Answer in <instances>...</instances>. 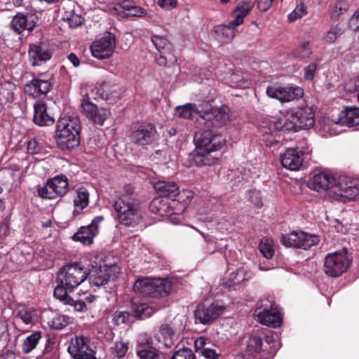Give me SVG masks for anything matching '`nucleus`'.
I'll use <instances>...</instances> for the list:
<instances>
[{"label": "nucleus", "instance_id": "obj_1", "mask_svg": "<svg viewBox=\"0 0 359 359\" xmlns=\"http://www.w3.org/2000/svg\"><path fill=\"white\" fill-rule=\"evenodd\" d=\"M215 97V89L210 88L208 95L205 97V100H203V165H212L218 163V156L212 154L221 149L225 143V139L213 130L226 125L230 121V109L227 106L217 107L209 104Z\"/></svg>", "mask_w": 359, "mask_h": 359}, {"label": "nucleus", "instance_id": "obj_21", "mask_svg": "<svg viewBox=\"0 0 359 359\" xmlns=\"http://www.w3.org/2000/svg\"><path fill=\"white\" fill-rule=\"evenodd\" d=\"M302 162V152L297 149L289 148L281 156L283 166L290 170H299Z\"/></svg>", "mask_w": 359, "mask_h": 359}, {"label": "nucleus", "instance_id": "obj_23", "mask_svg": "<svg viewBox=\"0 0 359 359\" xmlns=\"http://www.w3.org/2000/svg\"><path fill=\"white\" fill-rule=\"evenodd\" d=\"M29 61L32 66L40 65L41 62L49 60L51 57L50 51L43 45L34 43L29 46Z\"/></svg>", "mask_w": 359, "mask_h": 359}, {"label": "nucleus", "instance_id": "obj_16", "mask_svg": "<svg viewBox=\"0 0 359 359\" xmlns=\"http://www.w3.org/2000/svg\"><path fill=\"white\" fill-rule=\"evenodd\" d=\"M103 219V216L94 218L89 225L81 227L79 231L74 233L73 240L81 242L83 245L92 244L94 237L98 233V225Z\"/></svg>", "mask_w": 359, "mask_h": 359}, {"label": "nucleus", "instance_id": "obj_28", "mask_svg": "<svg viewBox=\"0 0 359 359\" xmlns=\"http://www.w3.org/2000/svg\"><path fill=\"white\" fill-rule=\"evenodd\" d=\"M177 116L181 118L193 119L196 117H202L200 110L195 104L187 103L175 107Z\"/></svg>", "mask_w": 359, "mask_h": 359}, {"label": "nucleus", "instance_id": "obj_13", "mask_svg": "<svg viewBox=\"0 0 359 359\" xmlns=\"http://www.w3.org/2000/svg\"><path fill=\"white\" fill-rule=\"evenodd\" d=\"M90 340L83 336H76L71 340L68 351L74 359H95L90 348Z\"/></svg>", "mask_w": 359, "mask_h": 359}, {"label": "nucleus", "instance_id": "obj_54", "mask_svg": "<svg viewBox=\"0 0 359 359\" xmlns=\"http://www.w3.org/2000/svg\"><path fill=\"white\" fill-rule=\"evenodd\" d=\"M27 151L32 154H39L43 151V146L39 140L33 139L28 142Z\"/></svg>", "mask_w": 359, "mask_h": 359}, {"label": "nucleus", "instance_id": "obj_40", "mask_svg": "<svg viewBox=\"0 0 359 359\" xmlns=\"http://www.w3.org/2000/svg\"><path fill=\"white\" fill-rule=\"evenodd\" d=\"M41 337V333L36 332L28 336L23 342L22 351L25 353H29L34 348H36Z\"/></svg>", "mask_w": 359, "mask_h": 359}, {"label": "nucleus", "instance_id": "obj_57", "mask_svg": "<svg viewBox=\"0 0 359 359\" xmlns=\"http://www.w3.org/2000/svg\"><path fill=\"white\" fill-rule=\"evenodd\" d=\"M159 332L163 338H172L175 334L172 328L168 324H163L159 327Z\"/></svg>", "mask_w": 359, "mask_h": 359}, {"label": "nucleus", "instance_id": "obj_24", "mask_svg": "<svg viewBox=\"0 0 359 359\" xmlns=\"http://www.w3.org/2000/svg\"><path fill=\"white\" fill-rule=\"evenodd\" d=\"M334 123L341 126L353 127L359 125V108L355 107H346L345 110L341 111L339 116L333 118Z\"/></svg>", "mask_w": 359, "mask_h": 359}, {"label": "nucleus", "instance_id": "obj_60", "mask_svg": "<svg viewBox=\"0 0 359 359\" xmlns=\"http://www.w3.org/2000/svg\"><path fill=\"white\" fill-rule=\"evenodd\" d=\"M205 342L203 340V358L205 359H218L219 354L215 349L205 347Z\"/></svg>", "mask_w": 359, "mask_h": 359}, {"label": "nucleus", "instance_id": "obj_47", "mask_svg": "<svg viewBox=\"0 0 359 359\" xmlns=\"http://www.w3.org/2000/svg\"><path fill=\"white\" fill-rule=\"evenodd\" d=\"M300 232H292L282 237V243L287 247L300 248Z\"/></svg>", "mask_w": 359, "mask_h": 359}, {"label": "nucleus", "instance_id": "obj_58", "mask_svg": "<svg viewBox=\"0 0 359 359\" xmlns=\"http://www.w3.org/2000/svg\"><path fill=\"white\" fill-rule=\"evenodd\" d=\"M348 27L353 31L356 32L359 30V8L351 18L348 22Z\"/></svg>", "mask_w": 359, "mask_h": 359}, {"label": "nucleus", "instance_id": "obj_45", "mask_svg": "<svg viewBox=\"0 0 359 359\" xmlns=\"http://www.w3.org/2000/svg\"><path fill=\"white\" fill-rule=\"evenodd\" d=\"M110 350L114 357L121 358L128 350V344L123 341H117L111 346Z\"/></svg>", "mask_w": 359, "mask_h": 359}, {"label": "nucleus", "instance_id": "obj_19", "mask_svg": "<svg viewBox=\"0 0 359 359\" xmlns=\"http://www.w3.org/2000/svg\"><path fill=\"white\" fill-rule=\"evenodd\" d=\"M67 289L69 287H67L65 285L60 283L54 290V297L65 304L73 306L76 311H84L86 309V303L82 299H74L67 295Z\"/></svg>", "mask_w": 359, "mask_h": 359}, {"label": "nucleus", "instance_id": "obj_6", "mask_svg": "<svg viewBox=\"0 0 359 359\" xmlns=\"http://www.w3.org/2000/svg\"><path fill=\"white\" fill-rule=\"evenodd\" d=\"M87 267L80 263H74L64 266L57 273V281L73 289L87 279Z\"/></svg>", "mask_w": 359, "mask_h": 359}, {"label": "nucleus", "instance_id": "obj_2", "mask_svg": "<svg viewBox=\"0 0 359 359\" xmlns=\"http://www.w3.org/2000/svg\"><path fill=\"white\" fill-rule=\"evenodd\" d=\"M315 109L306 104L286 113L278 120L282 130L297 132L300 129L309 128L313 126Z\"/></svg>", "mask_w": 359, "mask_h": 359}, {"label": "nucleus", "instance_id": "obj_25", "mask_svg": "<svg viewBox=\"0 0 359 359\" xmlns=\"http://www.w3.org/2000/svg\"><path fill=\"white\" fill-rule=\"evenodd\" d=\"M154 189L161 198L168 200L175 199L180 194L177 184L172 182H157L154 184Z\"/></svg>", "mask_w": 359, "mask_h": 359}, {"label": "nucleus", "instance_id": "obj_59", "mask_svg": "<svg viewBox=\"0 0 359 359\" xmlns=\"http://www.w3.org/2000/svg\"><path fill=\"white\" fill-rule=\"evenodd\" d=\"M137 342L140 346H150L153 345L152 338L149 337L147 333H141L138 336Z\"/></svg>", "mask_w": 359, "mask_h": 359}, {"label": "nucleus", "instance_id": "obj_3", "mask_svg": "<svg viewBox=\"0 0 359 359\" xmlns=\"http://www.w3.org/2000/svg\"><path fill=\"white\" fill-rule=\"evenodd\" d=\"M56 137L62 149H72L80 144V121L77 116H65L58 120Z\"/></svg>", "mask_w": 359, "mask_h": 359}, {"label": "nucleus", "instance_id": "obj_31", "mask_svg": "<svg viewBox=\"0 0 359 359\" xmlns=\"http://www.w3.org/2000/svg\"><path fill=\"white\" fill-rule=\"evenodd\" d=\"M133 312L136 318L144 319L150 317L157 311V308L147 304H137L133 301Z\"/></svg>", "mask_w": 359, "mask_h": 359}, {"label": "nucleus", "instance_id": "obj_56", "mask_svg": "<svg viewBox=\"0 0 359 359\" xmlns=\"http://www.w3.org/2000/svg\"><path fill=\"white\" fill-rule=\"evenodd\" d=\"M344 88L349 93H353L359 88V75L350 79L345 83Z\"/></svg>", "mask_w": 359, "mask_h": 359}, {"label": "nucleus", "instance_id": "obj_8", "mask_svg": "<svg viewBox=\"0 0 359 359\" xmlns=\"http://www.w3.org/2000/svg\"><path fill=\"white\" fill-rule=\"evenodd\" d=\"M333 194L337 200L351 201L359 197V181L346 175L336 177Z\"/></svg>", "mask_w": 359, "mask_h": 359}, {"label": "nucleus", "instance_id": "obj_64", "mask_svg": "<svg viewBox=\"0 0 359 359\" xmlns=\"http://www.w3.org/2000/svg\"><path fill=\"white\" fill-rule=\"evenodd\" d=\"M53 323L57 329H62L67 323L65 316H63L55 318Z\"/></svg>", "mask_w": 359, "mask_h": 359}, {"label": "nucleus", "instance_id": "obj_43", "mask_svg": "<svg viewBox=\"0 0 359 359\" xmlns=\"http://www.w3.org/2000/svg\"><path fill=\"white\" fill-rule=\"evenodd\" d=\"M300 248L307 250L317 244L319 241L318 237L315 235L300 232Z\"/></svg>", "mask_w": 359, "mask_h": 359}, {"label": "nucleus", "instance_id": "obj_29", "mask_svg": "<svg viewBox=\"0 0 359 359\" xmlns=\"http://www.w3.org/2000/svg\"><path fill=\"white\" fill-rule=\"evenodd\" d=\"M225 311V306L219 302L212 303L203 312V324L210 323L219 316H220Z\"/></svg>", "mask_w": 359, "mask_h": 359}, {"label": "nucleus", "instance_id": "obj_38", "mask_svg": "<svg viewBox=\"0 0 359 359\" xmlns=\"http://www.w3.org/2000/svg\"><path fill=\"white\" fill-rule=\"evenodd\" d=\"M344 29L343 25L337 24L336 25L332 27L325 33V36H323V39L327 43H333L340 36L344 34Z\"/></svg>", "mask_w": 359, "mask_h": 359}, {"label": "nucleus", "instance_id": "obj_37", "mask_svg": "<svg viewBox=\"0 0 359 359\" xmlns=\"http://www.w3.org/2000/svg\"><path fill=\"white\" fill-rule=\"evenodd\" d=\"M151 41L159 53H170L172 50L171 43L168 40L160 35H154Z\"/></svg>", "mask_w": 359, "mask_h": 359}, {"label": "nucleus", "instance_id": "obj_39", "mask_svg": "<svg viewBox=\"0 0 359 359\" xmlns=\"http://www.w3.org/2000/svg\"><path fill=\"white\" fill-rule=\"evenodd\" d=\"M33 250L31 246L27 243H20L13 250V254L20 255L22 258L19 260L20 263L28 262L32 259Z\"/></svg>", "mask_w": 359, "mask_h": 359}, {"label": "nucleus", "instance_id": "obj_18", "mask_svg": "<svg viewBox=\"0 0 359 359\" xmlns=\"http://www.w3.org/2000/svg\"><path fill=\"white\" fill-rule=\"evenodd\" d=\"M335 179L336 177L330 174L320 172L313 176L309 180L308 186L311 189L318 192L330 189L333 194V186H334Z\"/></svg>", "mask_w": 359, "mask_h": 359}, {"label": "nucleus", "instance_id": "obj_32", "mask_svg": "<svg viewBox=\"0 0 359 359\" xmlns=\"http://www.w3.org/2000/svg\"><path fill=\"white\" fill-rule=\"evenodd\" d=\"M171 284L166 279L153 280L152 297L166 296L171 291Z\"/></svg>", "mask_w": 359, "mask_h": 359}, {"label": "nucleus", "instance_id": "obj_10", "mask_svg": "<svg viewBox=\"0 0 359 359\" xmlns=\"http://www.w3.org/2000/svg\"><path fill=\"white\" fill-rule=\"evenodd\" d=\"M149 208L154 214L161 217H168L182 213L186 209V204L175 199L168 200L159 197L152 200Z\"/></svg>", "mask_w": 359, "mask_h": 359}, {"label": "nucleus", "instance_id": "obj_44", "mask_svg": "<svg viewBox=\"0 0 359 359\" xmlns=\"http://www.w3.org/2000/svg\"><path fill=\"white\" fill-rule=\"evenodd\" d=\"M17 317L26 325L32 324L34 318V311L25 306H20L18 308Z\"/></svg>", "mask_w": 359, "mask_h": 359}, {"label": "nucleus", "instance_id": "obj_34", "mask_svg": "<svg viewBox=\"0 0 359 359\" xmlns=\"http://www.w3.org/2000/svg\"><path fill=\"white\" fill-rule=\"evenodd\" d=\"M133 290L143 296L152 297L153 280L148 278L137 279L134 283Z\"/></svg>", "mask_w": 359, "mask_h": 359}, {"label": "nucleus", "instance_id": "obj_53", "mask_svg": "<svg viewBox=\"0 0 359 359\" xmlns=\"http://www.w3.org/2000/svg\"><path fill=\"white\" fill-rule=\"evenodd\" d=\"M130 315L127 311H116L113 315V321L117 325L126 324L129 321Z\"/></svg>", "mask_w": 359, "mask_h": 359}, {"label": "nucleus", "instance_id": "obj_20", "mask_svg": "<svg viewBox=\"0 0 359 359\" xmlns=\"http://www.w3.org/2000/svg\"><path fill=\"white\" fill-rule=\"evenodd\" d=\"M36 25V18L34 15L17 13L11 21L12 29L20 34L25 30L32 31Z\"/></svg>", "mask_w": 359, "mask_h": 359}, {"label": "nucleus", "instance_id": "obj_14", "mask_svg": "<svg viewBox=\"0 0 359 359\" xmlns=\"http://www.w3.org/2000/svg\"><path fill=\"white\" fill-rule=\"evenodd\" d=\"M81 107L84 115L96 124L102 125L104 121L111 115L109 109L104 107H98L89 101L87 95L83 97Z\"/></svg>", "mask_w": 359, "mask_h": 359}, {"label": "nucleus", "instance_id": "obj_12", "mask_svg": "<svg viewBox=\"0 0 359 359\" xmlns=\"http://www.w3.org/2000/svg\"><path fill=\"white\" fill-rule=\"evenodd\" d=\"M266 94L269 97L277 99L283 103L302 98L304 90L299 86H269L266 88Z\"/></svg>", "mask_w": 359, "mask_h": 359}, {"label": "nucleus", "instance_id": "obj_51", "mask_svg": "<svg viewBox=\"0 0 359 359\" xmlns=\"http://www.w3.org/2000/svg\"><path fill=\"white\" fill-rule=\"evenodd\" d=\"M170 359H196V358L192 350L182 348L175 351Z\"/></svg>", "mask_w": 359, "mask_h": 359}, {"label": "nucleus", "instance_id": "obj_26", "mask_svg": "<svg viewBox=\"0 0 359 359\" xmlns=\"http://www.w3.org/2000/svg\"><path fill=\"white\" fill-rule=\"evenodd\" d=\"M114 11L122 17H140L144 14V10L133 4V1H122L114 7Z\"/></svg>", "mask_w": 359, "mask_h": 359}, {"label": "nucleus", "instance_id": "obj_63", "mask_svg": "<svg viewBox=\"0 0 359 359\" xmlns=\"http://www.w3.org/2000/svg\"><path fill=\"white\" fill-rule=\"evenodd\" d=\"M177 1H158V5L163 9L170 10L175 8Z\"/></svg>", "mask_w": 359, "mask_h": 359}, {"label": "nucleus", "instance_id": "obj_22", "mask_svg": "<svg viewBox=\"0 0 359 359\" xmlns=\"http://www.w3.org/2000/svg\"><path fill=\"white\" fill-rule=\"evenodd\" d=\"M52 84L48 79H34L25 86V91L33 97L46 95L51 89Z\"/></svg>", "mask_w": 359, "mask_h": 359}, {"label": "nucleus", "instance_id": "obj_35", "mask_svg": "<svg viewBox=\"0 0 359 359\" xmlns=\"http://www.w3.org/2000/svg\"><path fill=\"white\" fill-rule=\"evenodd\" d=\"M15 86L11 82L5 81L0 87V99L6 103H11L15 100Z\"/></svg>", "mask_w": 359, "mask_h": 359}, {"label": "nucleus", "instance_id": "obj_52", "mask_svg": "<svg viewBox=\"0 0 359 359\" xmlns=\"http://www.w3.org/2000/svg\"><path fill=\"white\" fill-rule=\"evenodd\" d=\"M309 41L303 42L294 52L295 57L299 59H306L309 57L311 50L308 47Z\"/></svg>", "mask_w": 359, "mask_h": 359}, {"label": "nucleus", "instance_id": "obj_11", "mask_svg": "<svg viewBox=\"0 0 359 359\" xmlns=\"http://www.w3.org/2000/svg\"><path fill=\"white\" fill-rule=\"evenodd\" d=\"M116 48V37L111 32L105 33L96 39L90 46V51L94 57L103 60L110 57Z\"/></svg>", "mask_w": 359, "mask_h": 359}, {"label": "nucleus", "instance_id": "obj_4", "mask_svg": "<svg viewBox=\"0 0 359 359\" xmlns=\"http://www.w3.org/2000/svg\"><path fill=\"white\" fill-rule=\"evenodd\" d=\"M118 222L128 227H135L142 219L141 203L132 198L117 199L113 205Z\"/></svg>", "mask_w": 359, "mask_h": 359}, {"label": "nucleus", "instance_id": "obj_48", "mask_svg": "<svg viewBox=\"0 0 359 359\" xmlns=\"http://www.w3.org/2000/svg\"><path fill=\"white\" fill-rule=\"evenodd\" d=\"M38 194L45 199H56L59 197L48 181L44 186L38 189Z\"/></svg>", "mask_w": 359, "mask_h": 359}, {"label": "nucleus", "instance_id": "obj_5", "mask_svg": "<svg viewBox=\"0 0 359 359\" xmlns=\"http://www.w3.org/2000/svg\"><path fill=\"white\" fill-rule=\"evenodd\" d=\"M253 5L243 2L233 11L234 20L229 25L215 26L212 30V36L217 41L223 43H229L236 35V27L243 22L244 18L250 13Z\"/></svg>", "mask_w": 359, "mask_h": 359}, {"label": "nucleus", "instance_id": "obj_17", "mask_svg": "<svg viewBox=\"0 0 359 359\" xmlns=\"http://www.w3.org/2000/svg\"><path fill=\"white\" fill-rule=\"evenodd\" d=\"M255 315L260 323L267 326L278 327L282 323L280 314L273 305H271L270 309L258 308L255 311Z\"/></svg>", "mask_w": 359, "mask_h": 359}, {"label": "nucleus", "instance_id": "obj_15", "mask_svg": "<svg viewBox=\"0 0 359 359\" xmlns=\"http://www.w3.org/2000/svg\"><path fill=\"white\" fill-rule=\"evenodd\" d=\"M158 138V134L156 129L151 124L141 126L130 135L132 142L142 147L153 144Z\"/></svg>", "mask_w": 359, "mask_h": 359}, {"label": "nucleus", "instance_id": "obj_41", "mask_svg": "<svg viewBox=\"0 0 359 359\" xmlns=\"http://www.w3.org/2000/svg\"><path fill=\"white\" fill-rule=\"evenodd\" d=\"M140 359H163L164 355L158 350L153 348H141L137 351Z\"/></svg>", "mask_w": 359, "mask_h": 359}, {"label": "nucleus", "instance_id": "obj_46", "mask_svg": "<svg viewBox=\"0 0 359 359\" xmlns=\"http://www.w3.org/2000/svg\"><path fill=\"white\" fill-rule=\"evenodd\" d=\"M259 251L266 259H271L274 255V249L272 246V241L268 238H264L261 240Z\"/></svg>", "mask_w": 359, "mask_h": 359}, {"label": "nucleus", "instance_id": "obj_9", "mask_svg": "<svg viewBox=\"0 0 359 359\" xmlns=\"http://www.w3.org/2000/svg\"><path fill=\"white\" fill-rule=\"evenodd\" d=\"M351 260L346 250L327 254L324 262V271L330 277L342 275L349 267Z\"/></svg>", "mask_w": 359, "mask_h": 359}, {"label": "nucleus", "instance_id": "obj_30", "mask_svg": "<svg viewBox=\"0 0 359 359\" xmlns=\"http://www.w3.org/2000/svg\"><path fill=\"white\" fill-rule=\"evenodd\" d=\"M48 182L59 197L64 196L67 193L69 183L66 176L63 175H57L48 180Z\"/></svg>", "mask_w": 359, "mask_h": 359}, {"label": "nucleus", "instance_id": "obj_49", "mask_svg": "<svg viewBox=\"0 0 359 359\" xmlns=\"http://www.w3.org/2000/svg\"><path fill=\"white\" fill-rule=\"evenodd\" d=\"M262 340L257 336H251L247 341V348L249 352L258 353L262 350Z\"/></svg>", "mask_w": 359, "mask_h": 359}, {"label": "nucleus", "instance_id": "obj_7", "mask_svg": "<svg viewBox=\"0 0 359 359\" xmlns=\"http://www.w3.org/2000/svg\"><path fill=\"white\" fill-rule=\"evenodd\" d=\"M119 273L120 269L116 264L101 266L95 264H92L90 268L87 267L86 273L90 285L101 287L109 282L114 281Z\"/></svg>", "mask_w": 359, "mask_h": 359}, {"label": "nucleus", "instance_id": "obj_36", "mask_svg": "<svg viewBox=\"0 0 359 359\" xmlns=\"http://www.w3.org/2000/svg\"><path fill=\"white\" fill-rule=\"evenodd\" d=\"M349 8L348 1H332L330 5V15L332 19L336 20L345 13Z\"/></svg>", "mask_w": 359, "mask_h": 359}, {"label": "nucleus", "instance_id": "obj_42", "mask_svg": "<svg viewBox=\"0 0 359 359\" xmlns=\"http://www.w3.org/2000/svg\"><path fill=\"white\" fill-rule=\"evenodd\" d=\"M89 203V194L86 190L81 189L78 191L77 195L74 200V205L76 210H82Z\"/></svg>", "mask_w": 359, "mask_h": 359}, {"label": "nucleus", "instance_id": "obj_55", "mask_svg": "<svg viewBox=\"0 0 359 359\" xmlns=\"http://www.w3.org/2000/svg\"><path fill=\"white\" fill-rule=\"evenodd\" d=\"M123 198H132V199H135V200H139L137 198L136 194H135V188L133 185L126 184L124 186L123 193L118 198V199H123Z\"/></svg>", "mask_w": 359, "mask_h": 359}, {"label": "nucleus", "instance_id": "obj_61", "mask_svg": "<svg viewBox=\"0 0 359 359\" xmlns=\"http://www.w3.org/2000/svg\"><path fill=\"white\" fill-rule=\"evenodd\" d=\"M317 69V65L316 63L310 64L305 69L304 77L306 80H312L314 78L315 72Z\"/></svg>", "mask_w": 359, "mask_h": 359}, {"label": "nucleus", "instance_id": "obj_27", "mask_svg": "<svg viewBox=\"0 0 359 359\" xmlns=\"http://www.w3.org/2000/svg\"><path fill=\"white\" fill-rule=\"evenodd\" d=\"M34 121L39 126H47L54 122L53 118L47 113L46 104L39 102L34 106Z\"/></svg>", "mask_w": 359, "mask_h": 359}, {"label": "nucleus", "instance_id": "obj_62", "mask_svg": "<svg viewBox=\"0 0 359 359\" xmlns=\"http://www.w3.org/2000/svg\"><path fill=\"white\" fill-rule=\"evenodd\" d=\"M68 23L70 27L76 28L82 24V18L79 15H73L68 18Z\"/></svg>", "mask_w": 359, "mask_h": 359}, {"label": "nucleus", "instance_id": "obj_50", "mask_svg": "<svg viewBox=\"0 0 359 359\" xmlns=\"http://www.w3.org/2000/svg\"><path fill=\"white\" fill-rule=\"evenodd\" d=\"M307 13V7L304 2L300 1L295 8L288 15V19L290 21H294L302 18Z\"/></svg>", "mask_w": 359, "mask_h": 359}, {"label": "nucleus", "instance_id": "obj_33", "mask_svg": "<svg viewBox=\"0 0 359 359\" xmlns=\"http://www.w3.org/2000/svg\"><path fill=\"white\" fill-rule=\"evenodd\" d=\"M196 149L189 154L190 165H202V135H196L194 139Z\"/></svg>", "mask_w": 359, "mask_h": 359}]
</instances>
